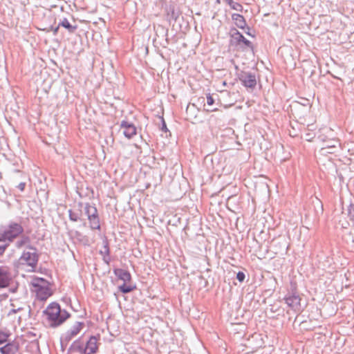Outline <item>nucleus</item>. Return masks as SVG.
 Returning <instances> with one entry per match:
<instances>
[{
    "instance_id": "72a5a7b5",
    "label": "nucleus",
    "mask_w": 354,
    "mask_h": 354,
    "mask_svg": "<svg viewBox=\"0 0 354 354\" xmlns=\"http://www.w3.org/2000/svg\"><path fill=\"white\" fill-rule=\"evenodd\" d=\"M206 98H207V104L208 105L212 106V105H213V104H214V98L212 97V95H211L210 93H208V94L207 95Z\"/></svg>"
},
{
    "instance_id": "37998d69",
    "label": "nucleus",
    "mask_w": 354,
    "mask_h": 354,
    "mask_svg": "<svg viewBox=\"0 0 354 354\" xmlns=\"http://www.w3.org/2000/svg\"><path fill=\"white\" fill-rule=\"evenodd\" d=\"M330 144H328V145H326L324 149H326V148H330Z\"/></svg>"
},
{
    "instance_id": "c756f323",
    "label": "nucleus",
    "mask_w": 354,
    "mask_h": 354,
    "mask_svg": "<svg viewBox=\"0 0 354 354\" xmlns=\"http://www.w3.org/2000/svg\"><path fill=\"white\" fill-rule=\"evenodd\" d=\"M315 134L313 132H308L304 135V138L308 142H311L315 138Z\"/></svg>"
},
{
    "instance_id": "7ed1b4c3",
    "label": "nucleus",
    "mask_w": 354,
    "mask_h": 354,
    "mask_svg": "<svg viewBox=\"0 0 354 354\" xmlns=\"http://www.w3.org/2000/svg\"><path fill=\"white\" fill-rule=\"evenodd\" d=\"M84 212L88 221L89 227L93 230H100V219L95 205L86 203L84 205Z\"/></svg>"
},
{
    "instance_id": "a19ab883",
    "label": "nucleus",
    "mask_w": 354,
    "mask_h": 354,
    "mask_svg": "<svg viewBox=\"0 0 354 354\" xmlns=\"http://www.w3.org/2000/svg\"><path fill=\"white\" fill-rule=\"evenodd\" d=\"M278 310L277 308H275L274 306L270 305V311L272 313H276Z\"/></svg>"
},
{
    "instance_id": "7c9ffc66",
    "label": "nucleus",
    "mask_w": 354,
    "mask_h": 354,
    "mask_svg": "<svg viewBox=\"0 0 354 354\" xmlns=\"http://www.w3.org/2000/svg\"><path fill=\"white\" fill-rule=\"evenodd\" d=\"M17 289H18V283H15L14 284L13 281H12V282L10 283V285L9 286V292L11 293H15L17 292Z\"/></svg>"
},
{
    "instance_id": "20e7f679",
    "label": "nucleus",
    "mask_w": 354,
    "mask_h": 354,
    "mask_svg": "<svg viewBox=\"0 0 354 354\" xmlns=\"http://www.w3.org/2000/svg\"><path fill=\"white\" fill-rule=\"evenodd\" d=\"M283 300L292 310L296 312L300 310L301 299L299 295L295 283H291V288L288 290Z\"/></svg>"
},
{
    "instance_id": "cd10ccee",
    "label": "nucleus",
    "mask_w": 354,
    "mask_h": 354,
    "mask_svg": "<svg viewBox=\"0 0 354 354\" xmlns=\"http://www.w3.org/2000/svg\"><path fill=\"white\" fill-rule=\"evenodd\" d=\"M160 122H161L160 130L162 131V132H165V133L169 132L170 133V131L167 127V124H166V122L165 121L163 116H160Z\"/></svg>"
},
{
    "instance_id": "2f4dec72",
    "label": "nucleus",
    "mask_w": 354,
    "mask_h": 354,
    "mask_svg": "<svg viewBox=\"0 0 354 354\" xmlns=\"http://www.w3.org/2000/svg\"><path fill=\"white\" fill-rule=\"evenodd\" d=\"M345 147L347 148V151L351 156H354V143L347 144Z\"/></svg>"
},
{
    "instance_id": "58836bf2",
    "label": "nucleus",
    "mask_w": 354,
    "mask_h": 354,
    "mask_svg": "<svg viewBox=\"0 0 354 354\" xmlns=\"http://www.w3.org/2000/svg\"><path fill=\"white\" fill-rule=\"evenodd\" d=\"M21 310V308H19L17 309H11L10 310L9 313H8V315H12V314H15L17 313L18 311Z\"/></svg>"
},
{
    "instance_id": "aec40b11",
    "label": "nucleus",
    "mask_w": 354,
    "mask_h": 354,
    "mask_svg": "<svg viewBox=\"0 0 354 354\" xmlns=\"http://www.w3.org/2000/svg\"><path fill=\"white\" fill-rule=\"evenodd\" d=\"M58 27L66 29L69 33H74L77 29V25H72L66 17L60 19Z\"/></svg>"
},
{
    "instance_id": "f704fd0d",
    "label": "nucleus",
    "mask_w": 354,
    "mask_h": 354,
    "mask_svg": "<svg viewBox=\"0 0 354 354\" xmlns=\"http://www.w3.org/2000/svg\"><path fill=\"white\" fill-rule=\"evenodd\" d=\"M68 343L69 342H66L65 341H64L62 339V337L61 336V337H60V347H61V350L62 351H65V349H66V346H67Z\"/></svg>"
},
{
    "instance_id": "9d476101",
    "label": "nucleus",
    "mask_w": 354,
    "mask_h": 354,
    "mask_svg": "<svg viewBox=\"0 0 354 354\" xmlns=\"http://www.w3.org/2000/svg\"><path fill=\"white\" fill-rule=\"evenodd\" d=\"M12 282L11 273L6 267H0V288L9 287Z\"/></svg>"
},
{
    "instance_id": "39448f33",
    "label": "nucleus",
    "mask_w": 354,
    "mask_h": 354,
    "mask_svg": "<svg viewBox=\"0 0 354 354\" xmlns=\"http://www.w3.org/2000/svg\"><path fill=\"white\" fill-rule=\"evenodd\" d=\"M24 231V227L20 223L10 221L6 229L1 233V236L2 239L10 243L21 235Z\"/></svg>"
},
{
    "instance_id": "a878e982",
    "label": "nucleus",
    "mask_w": 354,
    "mask_h": 354,
    "mask_svg": "<svg viewBox=\"0 0 354 354\" xmlns=\"http://www.w3.org/2000/svg\"><path fill=\"white\" fill-rule=\"evenodd\" d=\"M10 243H6V241L2 239L1 236H0V256L5 252V250L7 249Z\"/></svg>"
},
{
    "instance_id": "a18cd8bd",
    "label": "nucleus",
    "mask_w": 354,
    "mask_h": 354,
    "mask_svg": "<svg viewBox=\"0 0 354 354\" xmlns=\"http://www.w3.org/2000/svg\"><path fill=\"white\" fill-rule=\"evenodd\" d=\"M336 147V145L334 144V145H331V146H330V148H334V147Z\"/></svg>"
},
{
    "instance_id": "f8f14e48",
    "label": "nucleus",
    "mask_w": 354,
    "mask_h": 354,
    "mask_svg": "<svg viewBox=\"0 0 354 354\" xmlns=\"http://www.w3.org/2000/svg\"><path fill=\"white\" fill-rule=\"evenodd\" d=\"M78 209H68V218L69 220L72 222H77L84 221L82 218V209H84V204L82 202H79L77 203Z\"/></svg>"
},
{
    "instance_id": "e433bc0d",
    "label": "nucleus",
    "mask_w": 354,
    "mask_h": 354,
    "mask_svg": "<svg viewBox=\"0 0 354 354\" xmlns=\"http://www.w3.org/2000/svg\"><path fill=\"white\" fill-rule=\"evenodd\" d=\"M25 187H26V183H20L18 185H17V188L21 191V192H23L25 189Z\"/></svg>"
},
{
    "instance_id": "5701e85b",
    "label": "nucleus",
    "mask_w": 354,
    "mask_h": 354,
    "mask_svg": "<svg viewBox=\"0 0 354 354\" xmlns=\"http://www.w3.org/2000/svg\"><path fill=\"white\" fill-rule=\"evenodd\" d=\"M33 288H36L38 287H48L50 286V283L46 279L41 277H35L32 279L31 282Z\"/></svg>"
},
{
    "instance_id": "423d86ee",
    "label": "nucleus",
    "mask_w": 354,
    "mask_h": 354,
    "mask_svg": "<svg viewBox=\"0 0 354 354\" xmlns=\"http://www.w3.org/2000/svg\"><path fill=\"white\" fill-rule=\"evenodd\" d=\"M230 44L232 46L242 47V44L245 46L253 49L254 46L252 43L247 39L236 28H231L230 30Z\"/></svg>"
},
{
    "instance_id": "f257e3e1",
    "label": "nucleus",
    "mask_w": 354,
    "mask_h": 354,
    "mask_svg": "<svg viewBox=\"0 0 354 354\" xmlns=\"http://www.w3.org/2000/svg\"><path fill=\"white\" fill-rule=\"evenodd\" d=\"M46 315V320L50 327L56 328L62 325L68 318L70 313L65 309H62L57 302L50 303L43 311Z\"/></svg>"
},
{
    "instance_id": "f03ea898",
    "label": "nucleus",
    "mask_w": 354,
    "mask_h": 354,
    "mask_svg": "<svg viewBox=\"0 0 354 354\" xmlns=\"http://www.w3.org/2000/svg\"><path fill=\"white\" fill-rule=\"evenodd\" d=\"M114 274L118 279L123 281V283L118 287V290L122 294H128L136 289V285L131 284L132 279L131 273L122 268H114Z\"/></svg>"
},
{
    "instance_id": "bb28decb",
    "label": "nucleus",
    "mask_w": 354,
    "mask_h": 354,
    "mask_svg": "<svg viewBox=\"0 0 354 354\" xmlns=\"http://www.w3.org/2000/svg\"><path fill=\"white\" fill-rule=\"evenodd\" d=\"M229 6L232 9L235 10L236 11L242 12L243 10V6L238 2L232 1V3H230Z\"/></svg>"
},
{
    "instance_id": "de8ad7c7",
    "label": "nucleus",
    "mask_w": 354,
    "mask_h": 354,
    "mask_svg": "<svg viewBox=\"0 0 354 354\" xmlns=\"http://www.w3.org/2000/svg\"><path fill=\"white\" fill-rule=\"evenodd\" d=\"M216 1H217L218 3H219V2H220V1H219V0H216Z\"/></svg>"
},
{
    "instance_id": "ddd939ff",
    "label": "nucleus",
    "mask_w": 354,
    "mask_h": 354,
    "mask_svg": "<svg viewBox=\"0 0 354 354\" xmlns=\"http://www.w3.org/2000/svg\"><path fill=\"white\" fill-rule=\"evenodd\" d=\"M120 127L124 129L123 134L128 139H131L136 135V127L132 123L126 120H122L120 124Z\"/></svg>"
},
{
    "instance_id": "f3484780",
    "label": "nucleus",
    "mask_w": 354,
    "mask_h": 354,
    "mask_svg": "<svg viewBox=\"0 0 354 354\" xmlns=\"http://www.w3.org/2000/svg\"><path fill=\"white\" fill-rule=\"evenodd\" d=\"M232 19L237 28L245 30L247 27L246 20L243 15L238 13H233L232 15Z\"/></svg>"
},
{
    "instance_id": "9b49d317",
    "label": "nucleus",
    "mask_w": 354,
    "mask_h": 354,
    "mask_svg": "<svg viewBox=\"0 0 354 354\" xmlns=\"http://www.w3.org/2000/svg\"><path fill=\"white\" fill-rule=\"evenodd\" d=\"M15 247L17 249L26 247L29 250H37V248L31 244L30 236L26 234H22L20 239L15 242Z\"/></svg>"
},
{
    "instance_id": "473e14b6",
    "label": "nucleus",
    "mask_w": 354,
    "mask_h": 354,
    "mask_svg": "<svg viewBox=\"0 0 354 354\" xmlns=\"http://www.w3.org/2000/svg\"><path fill=\"white\" fill-rule=\"evenodd\" d=\"M245 274L243 272L239 271L236 274V279L239 282H243L245 280Z\"/></svg>"
},
{
    "instance_id": "393cba45",
    "label": "nucleus",
    "mask_w": 354,
    "mask_h": 354,
    "mask_svg": "<svg viewBox=\"0 0 354 354\" xmlns=\"http://www.w3.org/2000/svg\"><path fill=\"white\" fill-rule=\"evenodd\" d=\"M347 216L350 221L354 223V203H351L347 207Z\"/></svg>"
},
{
    "instance_id": "2eb2a0df",
    "label": "nucleus",
    "mask_w": 354,
    "mask_h": 354,
    "mask_svg": "<svg viewBox=\"0 0 354 354\" xmlns=\"http://www.w3.org/2000/svg\"><path fill=\"white\" fill-rule=\"evenodd\" d=\"M97 339L95 336L92 335L89 339L86 342V346H84V354H94L96 353L98 350L97 345Z\"/></svg>"
},
{
    "instance_id": "a211bd4d",
    "label": "nucleus",
    "mask_w": 354,
    "mask_h": 354,
    "mask_svg": "<svg viewBox=\"0 0 354 354\" xmlns=\"http://www.w3.org/2000/svg\"><path fill=\"white\" fill-rule=\"evenodd\" d=\"M73 351L80 352L81 354H84V346L82 342L81 338H78L75 340L68 349V353H71Z\"/></svg>"
},
{
    "instance_id": "4be33fe9",
    "label": "nucleus",
    "mask_w": 354,
    "mask_h": 354,
    "mask_svg": "<svg viewBox=\"0 0 354 354\" xmlns=\"http://www.w3.org/2000/svg\"><path fill=\"white\" fill-rule=\"evenodd\" d=\"M73 237L79 243L83 244L84 245H89V239L88 237L82 232L77 230H75L73 232Z\"/></svg>"
},
{
    "instance_id": "412c9836",
    "label": "nucleus",
    "mask_w": 354,
    "mask_h": 354,
    "mask_svg": "<svg viewBox=\"0 0 354 354\" xmlns=\"http://www.w3.org/2000/svg\"><path fill=\"white\" fill-rule=\"evenodd\" d=\"M167 17L170 19L174 20V21H176L178 19L180 14L179 9L176 8V6L174 5H169L167 8Z\"/></svg>"
},
{
    "instance_id": "1a4fd4ad",
    "label": "nucleus",
    "mask_w": 354,
    "mask_h": 354,
    "mask_svg": "<svg viewBox=\"0 0 354 354\" xmlns=\"http://www.w3.org/2000/svg\"><path fill=\"white\" fill-rule=\"evenodd\" d=\"M84 326V322H77L70 330H67L62 335V339L66 342H69L73 337L76 336L80 332Z\"/></svg>"
},
{
    "instance_id": "dca6fc26",
    "label": "nucleus",
    "mask_w": 354,
    "mask_h": 354,
    "mask_svg": "<svg viewBox=\"0 0 354 354\" xmlns=\"http://www.w3.org/2000/svg\"><path fill=\"white\" fill-rule=\"evenodd\" d=\"M19 350V344L15 342H8L0 348L1 354H16Z\"/></svg>"
},
{
    "instance_id": "6e6552de",
    "label": "nucleus",
    "mask_w": 354,
    "mask_h": 354,
    "mask_svg": "<svg viewBox=\"0 0 354 354\" xmlns=\"http://www.w3.org/2000/svg\"><path fill=\"white\" fill-rule=\"evenodd\" d=\"M238 78L244 87L250 88L252 90L255 88L257 86V78L255 73L249 71H241L238 73Z\"/></svg>"
},
{
    "instance_id": "0eeeda50",
    "label": "nucleus",
    "mask_w": 354,
    "mask_h": 354,
    "mask_svg": "<svg viewBox=\"0 0 354 354\" xmlns=\"http://www.w3.org/2000/svg\"><path fill=\"white\" fill-rule=\"evenodd\" d=\"M39 259V255L37 253V250L30 251L24 250L19 258V261L22 264H26L31 267L32 270H35L38 263Z\"/></svg>"
},
{
    "instance_id": "c9c22d12",
    "label": "nucleus",
    "mask_w": 354,
    "mask_h": 354,
    "mask_svg": "<svg viewBox=\"0 0 354 354\" xmlns=\"http://www.w3.org/2000/svg\"><path fill=\"white\" fill-rule=\"evenodd\" d=\"M300 104L304 106H308L310 105V100L306 98H302Z\"/></svg>"
},
{
    "instance_id": "6ab92c4d",
    "label": "nucleus",
    "mask_w": 354,
    "mask_h": 354,
    "mask_svg": "<svg viewBox=\"0 0 354 354\" xmlns=\"http://www.w3.org/2000/svg\"><path fill=\"white\" fill-rule=\"evenodd\" d=\"M103 246L104 250H100V254L102 255V260L103 261L109 265L111 262V257H110V248H109V243L106 239L103 240Z\"/></svg>"
},
{
    "instance_id": "79ce46f5",
    "label": "nucleus",
    "mask_w": 354,
    "mask_h": 354,
    "mask_svg": "<svg viewBox=\"0 0 354 354\" xmlns=\"http://www.w3.org/2000/svg\"><path fill=\"white\" fill-rule=\"evenodd\" d=\"M226 1V3L230 5V3H232L233 0H225Z\"/></svg>"
},
{
    "instance_id": "c85d7f7f",
    "label": "nucleus",
    "mask_w": 354,
    "mask_h": 354,
    "mask_svg": "<svg viewBox=\"0 0 354 354\" xmlns=\"http://www.w3.org/2000/svg\"><path fill=\"white\" fill-rule=\"evenodd\" d=\"M10 334L0 330V345L6 342Z\"/></svg>"
},
{
    "instance_id": "b1692460",
    "label": "nucleus",
    "mask_w": 354,
    "mask_h": 354,
    "mask_svg": "<svg viewBox=\"0 0 354 354\" xmlns=\"http://www.w3.org/2000/svg\"><path fill=\"white\" fill-rule=\"evenodd\" d=\"M271 247L273 248V252L276 254L281 253L283 250H287L288 249V246H286L284 241H273Z\"/></svg>"
},
{
    "instance_id": "4468645a",
    "label": "nucleus",
    "mask_w": 354,
    "mask_h": 354,
    "mask_svg": "<svg viewBox=\"0 0 354 354\" xmlns=\"http://www.w3.org/2000/svg\"><path fill=\"white\" fill-rule=\"evenodd\" d=\"M32 291L35 292L37 299L40 301H45L52 295L50 286L32 288Z\"/></svg>"
},
{
    "instance_id": "4c0bfd02",
    "label": "nucleus",
    "mask_w": 354,
    "mask_h": 354,
    "mask_svg": "<svg viewBox=\"0 0 354 354\" xmlns=\"http://www.w3.org/2000/svg\"><path fill=\"white\" fill-rule=\"evenodd\" d=\"M59 27H58V26H56V27H53V26H51V27H50V29L53 30V35H55H55H57V33H58V30H59Z\"/></svg>"
},
{
    "instance_id": "c03bdc74",
    "label": "nucleus",
    "mask_w": 354,
    "mask_h": 354,
    "mask_svg": "<svg viewBox=\"0 0 354 354\" xmlns=\"http://www.w3.org/2000/svg\"><path fill=\"white\" fill-rule=\"evenodd\" d=\"M217 110H218L217 109H210V110H207V111H216Z\"/></svg>"
},
{
    "instance_id": "49530a36",
    "label": "nucleus",
    "mask_w": 354,
    "mask_h": 354,
    "mask_svg": "<svg viewBox=\"0 0 354 354\" xmlns=\"http://www.w3.org/2000/svg\"><path fill=\"white\" fill-rule=\"evenodd\" d=\"M83 226H84V227L86 226V223L85 221H84V223H83Z\"/></svg>"
},
{
    "instance_id": "ea45409f",
    "label": "nucleus",
    "mask_w": 354,
    "mask_h": 354,
    "mask_svg": "<svg viewBox=\"0 0 354 354\" xmlns=\"http://www.w3.org/2000/svg\"><path fill=\"white\" fill-rule=\"evenodd\" d=\"M245 29H247V31H245V34H247L248 35L251 36V37H254V35H252V34L250 33V28L249 26H247V27L245 28Z\"/></svg>"
}]
</instances>
